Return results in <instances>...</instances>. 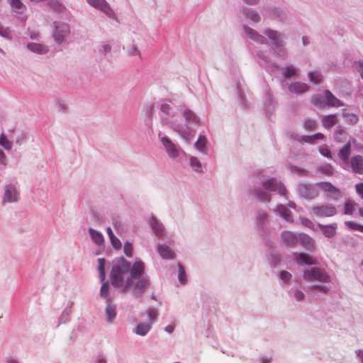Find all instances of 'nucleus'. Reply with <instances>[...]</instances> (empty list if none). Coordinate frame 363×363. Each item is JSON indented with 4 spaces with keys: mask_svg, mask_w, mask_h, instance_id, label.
<instances>
[{
    "mask_svg": "<svg viewBox=\"0 0 363 363\" xmlns=\"http://www.w3.org/2000/svg\"><path fill=\"white\" fill-rule=\"evenodd\" d=\"M87 1L91 6L102 11L108 16H113L111 9L108 6L105 0H87Z\"/></svg>",
    "mask_w": 363,
    "mask_h": 363,
    "instance_id": "obj_7",
    "label": "nucleus"
},
{
    "mask_svg": "<svg viewBox=\"0 0 363 363\" xmlns=\"http://www.w3.org/2000/svg\"><path fill=\"white\" fill-rule=\"evenodd\" d=\"M283 74L286 78H290L296 75V72L294 67H287L283 69Z\"/></svg>",
    "mask_w": 363,
    "mask_h": 363,
    "instance_id": "obj_39",
    "label": "nucleus"
},
{
    "mask_svg": "<svg viewBox=\"0 0 363 363\" xmlns=\"http://www.w3.org/2000/svg\"><path fill=\"white\" fill-rule=\"evenodd\" d=\"M158 252L164 259H172L174 257V252L166 245H159L157 247Z\"/></svg>",
    "mask_w": 363,
    "mask_h": 363,
    "instance_id": "obj_19",
    "label": "nucleus"
},
{
    "mask_svg": "<svg viewBox=\"0 0 363 363\" xmlns=\"http://www.w3.org/2000/svg\"><path fill=\"white\" fill-rule=\"evenodd\" d=\"M206 143V138L204 136H199L195 143L196 149L199 151L205 152V145Z\"/></svg>",
    "mask_w": 363,
    "mask_h": 363,
    "instance_id": "obj_36",
    "label": "nucleus"
},
{
    "mask_svg": "<svg viewBox=\"0 0 363 363\" xmlns=\"http://www.w3.org/2000/svg\"><path fill=\"white\" fill-rule=\"evenodd\" d=\"M289 89L292 93L301 94L308 89V86L305 83L295 82L289 86Z\"/></svg>",
    "mask_w": 363,
    "mask_h": 363,
    "instance_id": "obj_16",
    "label": "nucleus"
},
{
    "mask_svg": "<svg viewBox=\"0 0 363 363\" xmlns=\"http://www.w3.org/2000/svg\"><path fill=\"white\" fill-rule=\"evenodd\" d=\"M111 50V46L109 45H104L102 46V50H101V52L107 53L110 52Z\"/></svg>",
    "mask_w": 363,
    "mask_h": 363,
    "instance_id": "obj_58",
    "label": "nucleus"
},
{
    "mask_svg": "<svg viewBox=\"0 0 363 363\" xmlns=\"http://www.w3.org/2000/svg\"><path fill=\"white\" fill-rule=\"evenodd\" d=\"M277 211L279 212L280 216L282 218H284L286 221L293 222V218L291 214V212L289 209L286 208V206L280 205L279 206H278Z\"/></svg>",
    "mask_w": 363,
    "mask_h": 363,
    "instance_id": "obj_24",
    "label": "nucleus"
},
{
    "mask_svg": "<svg viewBox=\"0 0 363 363\" xmlns=\"http://www.w3.org/2000/svg\"><path fill=\"white\" fill-rule=\"evenodd\" d=\"M355 187L357 192L361 195L363 199V183L357 184Z\"/></svg>",
    "mask_w": 363,
    "mask_h": 363,
    "instance_id": "obj_54",
    "label": "nucleus"
},
{
    "mask_svg": "<svg viewBox=\"0 0 363 363\" xmlns=\"http://www.w3.org/2000/svg\"><path fill=\"white\" fill-rule=\"evenodd\" d=\"M265 189L271 191H278L281 195L284 196L286 190L281 183L278 182L275 179H270L262 182Z\"/></svg>",
    "mask_w": 363,
    "mask_h": 363,
    "instance_id": "obj_6",
    "label": "nucleus"
},
{
    "mask_svg": "<svg viewBox=\"0 0 363 363\" xmlns=\"http://www.w3.org/2000/svg\"><path fill=\"white\" fill-rule=\"evenodd\" d=\"M319 150L322 155L327 157H331L330 150L328 149L327 146H320Z\"/></svg>",
    "mask_w": 363,
    "mask_h": 363,
    "instance_id": "obj_47",
    "label": "nucleus"
},
{
    "mask_svg": "<svg viewBox=\"0 0 363 363\" xmlns=\"http://www.w3.org/2000/svg\"><path fill=\"white\" fill-rule=\"evenodd\" d=\"M295 259L298 264L313 265L318 264L317 259L315 257L304 253L296 254Z\"/></svg>",
    "mask_w": 363,
    "mask_h": 363,
    "instance_id": "obj_11",
    "label": "nucleus"
},
{
    "mask_svg": "<svg viewBox=\"0 0 363 363\" xmlns=\"http://www.w3.org/2000/svg\"><path fill=\"white\" fill-rule=\"evenodd\" d=\"M308 77H309L310 81L311 82H313V84H318L322 80L320 74L317 72H309Z\"/></svg>",
    "mask_w": 363,
    "mask_h": 363,
    "instance_id": "obj_38",
    "label": "nucleus"
},
{
    "mask_svg": "<svg viewBox=\"0 0 363 363\" xmlns=\"http://www.w3.org/2000/svg\"><path fill=\"white\" fill-rule=\"evenodd\" d=\"M282 242L289 247H294L298 242L296 235L291 231L285 230L281 233Z\"/></svg>",
    "mask_w": 363,
    "mask_h": 363,
    "instance_id": "obj_9",
    "label": "nucleus"
},
{
    "mask_svg": "<svg viewBox=\"0 0 363 363\" xmlns=\"http://www.w3.org/2000/svg\"><path fill=\"white\" fill-rule=\"evenodd\" d=\"M56 31L54 38L57 43H61L63 38L69 33V27L67 24L63 23L60 26H55Z\"/></svg>",
    "mask_w": 363,
    "mask_h": 363,
    "instance_id": "obj_10",
    "label": "nucleus"
},
{
    "mask_svg": "<svg viewBox=\"0 0 363 363\" xmlns=\"http://www.w3.org/2000/svg\"><path fill=\"white\" fill-rule=\"evenodd\" d=\"M151 225L156 235L159 236H162L163 235L164 228L155 218L152 219Z\"/></svg>",
    "mask_w": 363,
    "mask_h": 363,
    "instance_id": "obj_31",
    "label": "nucleus"
},
{
    "mask_svg": "<svg viewBox=\"0 0 363 363\" xmlns=\"http://www.w3.org/2000/svg\"><path fill=\"white\" fill-rule=\"evenodd\" d=\"M245 30L253 40L260 43H264V38L259 35L258 33H257L255 30L250 28H245Z\"/></svg>",
    "mask_w": 363,
    "mask_h": 363,
    "instance_id": "obj_23",
    "label": "nucleus"
},
{
    "mask_svg": "<svg viewBox=\"0 0 363 363\" xmlns=\"http://www.w3.org/2000/svg\"><path fill=\"white\" fill-rule=\"evenodd\" d=\"M133 245L129 242H125L124 244L123 251L127 257L133 256Z\"/></svg>",
    "mask_w": 363,
    "mask_h": 363,
    "instance_id": "obj_41",
    "label": "nucleus"
},
{
    "mask_svg": "<svg viewBox=\"0 0 363 363\" xmlns=\"http://www.w3.org/2000/svg\"><path fill=\"white\" fill-rule=\"evenodd\" d=\"M106 232H107V234H108L109 238H112V237H113L115 235L110 227L107 228Z\"/></svg>",
    "mask_w": 363,
    "mask_h": 363,
    "instance_id": "obj_62",
    "label": "nucleus"
},
{
    "mask_svg": "<svg viewBox=\"0 0 363 363\" xmlns=\"http://www.w3.org/2000/svg\"><path fill=\"white\" fill-rule=\"evenodd\" d=\"M337 213L336 208L332 204L323 203L312 206L310 213L319 218L332 217Z\"/></svg>",
    "mask_w": 363,
    "mask_h": 363,
    "instance_id": "obj_3",
    "label": "nucleus"
},
{
    "mask_svg": "<svg viewBox=\"0 0 363 363\" xmlns=\"http://www.w3.org/2000/svg\"><path fill=\"white\" fill-rule=\"evenodd\" d=\"M28 48L32 52L39 54H45L48 51L47 46L35 43L28 44Z\"/></svg>",
    "mask_w": 363,
    "mask_h": 363,
    "instance_id": "obj_21",
    "label": "nucleus"
},
{
    "mask_svg": "<svg viewBox=\"0 0 363 363\" xmlns=\"http://www.w3.org/2000/svg\"><path fill=\"white\" fill-rule=\"evenodd\" d=\"M183 116L186 120V129L189 128V125L190 124H191L192 123L196 122V116L192 111H191L189 110L184 111L183 112Z\"/></svg>",
    "mask_w": 363,
    "mask_h": 363,
    "instance_id": "obj_27",
    "label": "nucleus"
},
{
    "mask_svg": "<svg viewBox=\"0 0 363 363\" xmlns=\"http://www.w3.org/2000/svg\"><path fill=\"white\" fill-rule=\"evenodd\" d=\"M324 97L326 101H323L320 96H315L313 99V104L320 107H325L328 105L333 107H339L342 105L341 101L334 96L328 90L325 91Z\"/></svg>",
    "mask_w": 363,
    "mask_h": 363,
    "instance_id": "obj_5",
    "label": "nucleus"
},
{
    "mask_svg": "<svg viewBox=\"0 0 363 363\" xmlns=\"http://www.w3.org/2000/svg\"><path fill=\"white\" fill-rule=\"evenodd\" d=\"M320 230L325 237L333 238L336 235L337 225L335 223L328 225H319Z\"/></svg>",
    "mask_w": 363,
    "mask_h": 363,
    "instance_id": "obj_14",
    "label": "nucleus"
},
{
    "mask_svg": "<svg viewBox=\"0 0 363 363\" xmlns=\"http://www.w3.org/2000/svg\"><path fill=\"white\" fill-rule=\"evenodd\" d=\"M291 278V274L286 271H283L280 274V279L284 281H287Z\"/></svg>",
    "mask_w": 363,
    "mask_h": 363,
    "instance_id": "obj_53",
    "label": "nucleus"
},
{
    "mask_svg": "<svg viewBox=\"0 0 363 363\" xmlns=\"http://www.w3.org/2000/svg\"><path fill=\"white\" fill-rule=\"evenodd\" d=\"M350 144L347 143L340 151L338 155L341 160L346 161L350 155Z\"/></svg>",
    "mask_w": 363,
    "mask_h": 363,
    "instance_id": "obj_30",
    "label": "nucleus"
},
{
    "mask_svg": "<svg viewBox=\"0 0 363 363\" xmlns=\"http://www.w3.org/2000/svg\"><path fill=\"white\" fill-rule=\"evenodd\" d=\"M171 107L168 104H163L161 105L160 111L165 115H169L170 113Z\"/></svg>",
    "mask_w": 363,
    "mask_h": 363,
    "instance_id": "obj_52",
    "label": "nucleus"
},
{
    "mask_svg": "<svg viewBox=\"0 0 363 363\" xmlns=\"http://www.w3.org/2000/svg\"><path fill=\"white\" fill-rule=\"evenodd\" d=\"M304 128L308 130H313L316 128V123L314 120L306 119L304 122Z\"/></svg>",
    "mask_w": 363,
    "mask_h": 363,
    "instance_id": "obj_40",
    "label": "nucleus"
},
{
    "mask_svg": "<svg viewBox=\"0 0 363 363\" xmlns=\"http://www.w3.org/2000/svg\"><path fill=\"white\" fill-rule=\"evenodd\" d=\"M149 322L152 324L157 316V311L155 308H150L148 311Z\"/></svg>",
    "mask_w": 363,
    "mask_h": 363,
    "instance_id": "obj_44",
    "label": "nucleus"
},
{
    "mask_svg": "<svg viewBox=\"0 0 363 363\" xmlns=\"http://www.w3.org/2000/svg\"><path fill=\"white\" fill-rule=\"evenodd\" d=\"M177 131L184 138H186V140H189L191 136L189 135L186 129L184 128H180L177 126Z\"/></svg>",
    "mask_w": 363,
    "mask_h": 363,
    "instance_id": "obj_51",
    "label": "nucleus"
},
{
    "mask_svg": "<svg viewBox=\"0 0 363 363\" xmlns=\"http://www.w3.org/2000/svg\"><path fill=\"white\" fill-rule=\"evenodd\" d=\"M245 30L253 40L260 43H264V38L259 35L258 33H257L255 30L250 28H245Z\"/></svg>",
    "mask_w": 363,
    "mask_h": 363,
    "instance_id": "obj_22",
    "label": "nucleus"
},
{
    "mask_svg": "<svg viewBox=\"0 0 363 363\" xmlns=\"http://www.w3.org/2000/svg\"><path fill=\"white\" fill-rule=\"evenodd\" d=\"M100 295L103 298H107L108 295V282H104L101 285L100 289Z\"/></svg>",
    "mask_w": 363,
    "mask_h": 363,
    "instance_id": "obj_42",
    "label": "nucleus"
},
{
    "mask_svg": "<svg viewBox=\"0 0 363 363\" xmlns=\"http://www.w3.org/2000/svg\"><path fill=\"white\" fill-rule=\"evenodd\" d=\"M98 263H99L98 269H99V277L101 281H104L106 277L105 259L104 258H99Z\"/></svg>",
    "mask_w": 363,
    "mask_h": 363,
    "instance_id": "obj_32",
    "label": "nucleus"
},
{
    "mask_svg": "<svg viewBox=\"0 0 363 363\" xmlns=\"http://www.w3.org/2000/svg\"><path fill=\"white\" fill-rule=\"evenodd\" d=\"M346 227L350 230H357L363 233V225L356 223L353 221H346L345 223Z\"/></svg>",
    "mask_w": 363,
    "mask_h": 363,
    "instance_id": "obj_35",
    "label": "nucleus"
},
{
    "mask_svg": "<svg viewBox=\"0 0 363 363\" xmlns=\"http://www.w3.org/2000/svg\"><path fill=\"white\" fill-rule=\"evenodd\" d=\"M354 206H355V203L352 201H348L345 202V203L344 205L343 213L345 215H350V216L352 215Z\"/></svg>",
    "mask_w": 363,
    "mask_h": 363,
    "instance_id": "obj_34",
    "label": "nucleus"
},
{
    "mask_svg": "<svg viewBox=\"0 0 363 363\" xmlns=\"http://www.w3.org/2000/svg\"><path fill=\"white\" fill-rule=\"evenodd\" d=\"M162 143L165 147L167 152L170 157H177L179 155V150L176 148L174 143L167 137L162 138Z\"/></svg>",
    "mask_w": 363,
    "mask_h": 363,
    "instance_id": "obj_12",
    "label": "nucleus"
},
{
    "mask_svg": "<svg viewBox=\"0 0 363 363\" xmlns=\"http://www.w3.org/2000/svg\"><path fill=\"white\" fill-rule=\"evenodd\" d=\"M258 199L262 201H269L270 196L267 193L259 192L257 193Z\"/></svg>",
    "mask_w": 363,
    "mask_h": 363,
    "instance_id": "obj_48",
    "label": "nucleus"
},
{
    "mask_svg": "<svg viewBox=\"0 0 363 363\" xmlns=\"http://www.w3.org/2000/svg\"><path fill=\"white\" fill-rule=\"evenodd\" d=\"M249 18L253 22H258L260 20V16L259 14L256 12H250L249 14H247Z\"/></svg>",
    "mask_w": 363,
    "mask_h": 363,
    "instance_id": "obj_49",
    "label": "nucleus"
},
{
    "mask_svg": "<svg viewBox=\"0 0 363 363\" xmlns=\"http://www.w3.org/2000/svg\"><path fill=\"white\" fill-rule=\"evenodd\" d=\"M337 131H340V135H345V133L344 132L343 130L340 129V128H337V129L336 130L335 138L337 139V140L340 141L341 139L339 138V137L337 136Z\"/></svg>",
    "mask_w": 363,
    "mask_h": 363,
    "instance_id": "obj_61",
    "label": "nucleus"
},
{
    "mask_svg": "<svg viewBox=\"0 0 363 363\" xmlns=\"http://www.w3.org/2000/svg\"><path fill=\"white\" fill-rule=\"evenodd\" d=\"M357 69L358 72H359L362 78L363 79V63L358 62L357 63Z\"/></svg>",
    "mask_w": 363,
    "mask_h": 363,
    "instance_id": "obj_57",
    "label": "nucleus"
},
{
    "mask_svg": "<svg viewBox=\"0 0 363 363\" xmlns=\"http://www.w3.org/2000/svg\"><path fill=\"white\" fill-rule=\"evenodd\" d=\"M349 116L350 117V121L352 122V123H356L357 121V118L354 116V115H349Z\"/></svg>",
    "mask_w": 363,
    "mask_h": 363,
    "instance_id": "obj_64",
    "label": "nucleus"
},
{
    "mask_svg": "<svg viewBox=\"0 0 363 363\" xmlns=\"http://www.w3.org/2000/svg\"><path fill=\"white\" fill-rule=\"evenodd\" d=\"M190 163L191 167L196 171V172H201V163L200 161L195 157H191L190 158Z\"/></svg>",
    "mask_w": 363,
    "mask_h": 363,
    "instance_id": "obj_37",
    "label": "nucleus"
},
{
    "mask_svg": "<svg viewBox=\"0 0 363 363\" xmlns=\"http://www.w3.org/2000/svg\"><path fill=\"white\" fill-rule=\"evenodd\" d=\"M174 330V326L173 325H169L165 328L164 330L168 333H172Z\"/></svg>",
    "mask_w": 363,
    "mask_h": 363,
    "instance_id": "obj_59",
    "label": "nucleus"
},
{
    "mask_svg": "<svg viewBox=\"0 0 363 363\" xmlns=\"http://www.w3.org/2000/svg\"><path fill=\"white\" fill-rule=\"evenodd\" d=\"M18 195L15 186L12 185H7L5 186V193L3 201L5 202H15L17 201Z\"/></svg>",
    "mask_w": 363,
    "mask_h": 363,
    "instance_id": "obj_8",
    "label": "nucleus"
},
{
    "mask_svg": "<svg viewBox=\"0 0 363 363\" xmlns=\"http://www.w3.org/2000/svg\"><path fill=\"white\" fill-rule=\"evenodd\" d=\"M294 297L297 301H301L304 297V294L302 291L297 290L294 294Z\"/></svg>",
    "mask_w": 363,
    "mask_h": 363,
    "instance_id": "obj_55",
    "label": "nucleus"
},
{
    "mask_svg": "<svg viewBox=\"0 0 363 363\" xmlns=\"http://www.w3.org/2000/svg\"><path fill=\"white\" fill-rule=\"evenodd\" d=\"M50 6L55 10H60L62 6L58 1H50Z\"/></svg>",
    "mask_w": 363,
    "mask_h": 363,
    "instance_id": "obj_56",
    "label": "nucleus"
},
{
    "mask_svg": "<svg viewBox=\"0 0 363 363\" xmlns=\"http://www.w3.org/2000/svg\"><path fill=\"white\" fill-rule=\"evenodd\" d=\"M318 189H320L327 194V196L334 200H337L341 196V191L339 189L334 186L330 182H320L315 186L301 184L298 187L299 193L304 197L313 199L318 196Z\"/></svg>",
    "mask_w": 363,
    "mask_h": 363,
    "instance_id": "obj_2",
    "label": "nucleus"
},
{
    "mask_svg": "<svg viewBox=\"0 0 363 363\" xmlns=\"http://www.w3.org/2000/svg\"><path fill=\"white\" fill-rule=\"evenodd\" d=\"M0 145L6 150H11L13 146V143L7 139L4 133L0 136Z\"/></svg>",
    "mask_w": 363,
    "mask_h": 363,
    "instance_id": "obj_33",
    "label": "nucleus"
},
{
    "mask_svg": "<svg viewBox=\"0 0 363 363\" xmlns=\"http://www.w3.org/2000/svg\"><path fill=\"white\" fill-rule=\"evenodd\" d=\"M323 138H324L323 134L318 133L314 134L312 136H307L306 141L308 143H312L313 141V140H322V139H323Z\"/></svg>",
    "mask_w": 363,
    "mask_h": 363,
    "instance_id": "obj_45",
    "label": "nucleus"
},
{
    "mask_svg": "<svg viewBox=\"0 0 363 363\" xmlns=\"http://www.w3.org/2000/svg\"><path fill=\"white\" fill-rule=\"evenodd\" d=\"M301 223L302 225H305L306 227L308 228H312L313 226V223L306 218H300Z\"/></svg>",
    "mask_w": 363,
    "mask_h": 363,
    "instance_id": "obj_50",
    "label": "nucleus"
},
{
    "mask_svg": "<svg viewBox=\"0 0 363 363\" xmlns=\"http://www.w3.org/2000/svg\"><path fill=\"white\" fill-rule=\"evenodd\" d=\"M351 166L354 172L363 174V158L361 156H354L351 159Z\"/></svg>",
    "mask_w": 363,
    "mask_h": 363,
    "instance_id": "obj_13",
    "label": "nucleus"
},
{
    "mask_svg": "<svg viewBox=\"0 0 363 363\" xmlns=\"http://www.w3.org/2000/svg\"><path fill=\"white\" fill-rule=\"evenodd\" d=\"M12 9L18 13H23L26 11V6L20 0H11Z\"/></svg>",
    "mask_w": 363,
    "mask_h": 363,
    "instance_id": "obj_26",
    "label": "nucleus"
},
{
    "mask_svg": "<svg viewBox=\"0 0 363 363\" xmlns=\"http://www.w3.org/2000/svg\"><path fill=\"white\" fill-rule=\"evenodd\" d=\"M148 284L149 281L146 279L138 280L133 288L134 294L136 296L140 295L144 291Z\"/></svg>",
    "mask_w": 363,
    "mask_h": 363,
    "instance_id": "obj_18",
    "label": "nucleus"
},
{
    "mask_svg": "<svg viewBox=\"0 0 363 363\" xmlns=\"http://www.w3.org/2000/svg\"><path fill=\"white\" fill-rule=\"evenodd\" d=\"M151 324L150 323H139L135 328V333L144 336L150 330Z\"/></svg>",
    "mask_w": 363,
    "mask_h": 363,
    "instance_id": "obj_25",
    "label": "nucleus"
},
{
    "mask_svg": "<svg viewBox=\"0 0 363 363\" xmlns=\"http://www.w3.org/2000/svg\"><path fill=\"white\" fill-rule=\"evenodd\" d=\"M322 124L325 128H330L338 123L337 116L331 114L324 116L322 118Z\"/></svg>",
    "mask_w": 363,
    "mask_h": 363,
    "instance_id": "obj_15",
    "label": "nucleus"
},
{
    "mask_svg": "<svg viewBox=\"0 0 363 363\" xmlns=\"http://www.w3.org/2000/svg\"><path fill=\"white\" fill-rule=\"evenodd\" d=\"M106 315L107 320L108 322H112L116 315V306L113 305H108L106 308Z\"/></svg>",
    "mask_w": 363,
    "mask_h": 363,
    "instance_id": "obj_29",
    "label": "nucleus"
},
{
    "mask_svg": "<svg viewBox=\"0 0 363 363\" xmlns=\"http://www.w3.org/2000/svg\"><path fill=\"white\" fill-rule=\"evenodd\" d=\"M265 34L272 40V42L274 45L277 46H281L282 40L280 39L279 34L273 30H267L265 32Z\"/></svg>",
    "mask_w": 363,
    "mask_h": 363,
    "instance_id": "obj_20",
    "label": "nucleus"
},
{
    "mask_svg": "<svg viewBox=\"0 0 363 363\" xmlns=\"http://www.w3.org/2000/svg\"><path fill=\"white\" fill-rule=\"evenodd\" d=\"M298 240H300L301 244L306 249L309 250H313L314 249L313 240L308 235L306 234H301Z\"/></svg>",
    "mask_w": 363,
    "mask_h": 363,
    "instance_id": "obj_17",
    "label": "nucleus"
},
{
    "mask_svg": "<svg viewBox=\"0 0 363 363\" xmlns=\"http://www.w3.org/2000/svg\"><path fill=\"white\" fill-rule=\"evenodd\" d=\"M303 278L308 281L328 282L330 281V277L325 272L318 267H312L304 271Z\"/></svg>",
    "mask_w": 363,
    "mask_h": 363,
    "instance_id": "obj_4",
    "label": "nucleus"
},
{
    "mask_svg": "<svg viewBox=\"0 0 363 363\" xmlns=\"http://www.w3.org/2000/svg\"><path fill=\"white\" fill-rule=\"evenodd\" d=\"M144 272L145 264L142 261L135 262L130 268V262L121 257L113 266L111 273V284L125 291L133 286V279H139Z\"/></svg>",
    "mask_w": 363,
    "mask_h": 363,
    "instance_id": "obj_1",
    "label": "nucleus"
},
{
    "mask_svg": "<svg viewBox=\"0 0 363 363\" xmlns=\"http://www.w3.org/2000/svg\"><path fill=\"white\" fill-rule=\"evenodd\" d=\"M89 233H90V235L91 237V239L92 240L96 243L97 245H101L104 242V237L102 235V234L99 232V231H96L92 228H90L89 229Z\"/></svg>",
    "mask_w": 363,
    "mask_h": 363,
    "instance_id": "obj_28",
    "label": "nucleus"
},
{
    "mask_svg": "<svg viewBox=\"0 0 363 363\" xmlns=\"http://www.w3.org/2000/svg\"><path fill=\"white\" fill-rule=\"evenodd\" d=\"M111 242L112 246L116 250H120L121 248L122 244L120 240L116 238L115 235L111 238H109Z\"/></svg>",
    "mask_w": 363,
    "mask_h": 363,
    "instance_id": "obj_43",
    "label": "nucleus"
},
{
    "mask_svg": "<svg viewBox=\"0 0 363 363\" xmlns=\"http://www.w3.org/2000/svg\"><path fill=\"white\" fill-rule=\"evenodd\" d=\"M179 280L182 284H184L186 281V274L184 271L183 267L180 264H179Z\"/></svg>",
    "mask_w": 363,
    "mask_h": 363,
    "instance_id": "obj_46",
    "label": "nucleus"
},
{
    "mask_svg": "<svg viewBox=\"0 0 363 363\" xmlns=\"http://www.w3.org/2000/svg\"><path fill=\"white\" fill-rule=\"evenodd\" d=\"M313 287L317 289H318L320 291H323V292H326L327 291L326 287L323 286H314Z\"/></svg>",
    "mask_w": 363,
    "mask_h": 363,
    "instance_id": "obj_63",
    "label": "nucleus"
},
{
    "mask_svg": "<svg viewBox=\"0 0 363 363\" xmlns=\"http://www.w3.org/2000/svg\"><path fill=\"white\" fill-rule=\"evenodd\" d=\"M6 156L4 152L0 149V162L2 164L5 163Z\"/></svg>",
    "mask_w": 363,
    "mask_h": 363,
    "instance_id": "obj_60",
    "label": "nucleus"
}]
</instances>
